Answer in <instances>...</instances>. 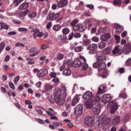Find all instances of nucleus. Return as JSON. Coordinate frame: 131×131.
<instances>
[{
    "label": "nucleus",
    "instance_id": "obj_33",
    "mask_svg": "<svg viewBox=\"0 0 131 131\" xmlns=\"http://www.w3.org/2000/svg\"><path fill=\"white\" fill-rule=\"evenodd\" d=\"M83 50V47L82 46H78L75 48V52L76 53H79L82 52Z\"/></svg>",
    "mask_w": 131,
    "mask_h": 131
},
{
    "label": "nucleus",
    "instance_id": "obj_43",
    "mask_svg": "<svg viewBox=\"0 0 131 131\" xmlns=\"http://www.w3.org/2000/svg\"><path fill=\"white\" fill-rule=\"evenodd\" d=\"M24 0H14L13 4H15V6H19V4H20Z\"/></svg>",
    "mask_w": 131,
    "mask_h": 131
},
{
    "label": "nucleus",
    "instance_id": "obj_8",
    "mask_svg": "<svg viewBox=\"0 0 131 131\" xmlns=\"http://www.w3.org/2000/svg\"><path fill=\"white\" fill-rule=\"evenodd\" d=\"M97 49H98V45L97 44H91L87 48V50L90 51L89 53L90 54H94Z\"/></svg>",
    "mask_w": 131,
    "mask_h": 131
},
{
    "label": "nucleus",
    "instance_id": "obj_28",
    "mask_svg": "<svg viewBox=\"0 0 131 131\" xmlns=\"http://www.w3.org/2000/svg\"><path fill=\"white\" fill-rule=\"evenodd\" d=\"M112 53L113 55H116V54H119V53H120V48L119 46H116L114 49L113 50Z\"/></svg>",
    "mask_w": 131,
    "mask_h": 131
},
{
    "label": "nucleus",
    "instance_id": "obj_3",
    "mask_svg": "<svg viewBox=\"0 0 131 131\" xmlns=\"http://www.w3.org/2000/svg\"><path fill=\"white\" fill-rule=\"evenodd\" d=\"M62 96L59 97L54 98V101L57 105L59 106H62L65 102V99L67 97V94L66 93V88L62 87Z\"/></svg>",
    "mask_w": 131,
    "mask_h": 131
},
{
    "label": "nucleus",
    "instance_id": "obj_41",
    "mask_svg": "<svg viewBox=\"0 0 131 131\" xmlns=\"http://www.w3.org/2000/svg\"><path fill=\"white\" fill-rule=\"evenodd\" d=\"M40 53V51L39 50L36 51L33 54H30V57H35V56H37Z\"/></svg>",
    "mask_w": 131,
    "mask_h": 131
},
{
    "label": "nucleus",
    "instance_id": "obj_17",
    "mask_svg": "<svg viewBox=\"0 0 131 131\" xmlns=\"http://www.w3.org/2000/svg\"><path fill=\"white\" fill-rule=\"evenodd\" d=\"M111 37V35L110 33H106L104 35H102L100 36V39L102 41H107Z\"/></svg>",
    "mask_w": 131,
    "mask_h": 131
},
{
    "label": "nucleus",
    "instance_id": "obj_56",
    "mask_svg": "<svg viewBox=\"0 0 131 131\" xmlns=\"http://www.w3.org/2000/svg\"><path fill=\"white\" fill-rule=\"evenodd\" d=\"M127 34V32H126V31H123L121 34V37H122L123 38H124V37H125V36H126V35Z\"/></svg>",
    "mask_w": 131,
    "mask_h": 131
},
{
    "label": "nucleus",
    "instance_id": "obj_12",
    "mask_svg": "<svg viewBox=\"0 0 131 131\" xmlns=\"http://www.w3.org/2000/svg\"><path fill=\"white\" fill-rule=\"evenodd\" d=\"M111 100V95L110 94H104L102 97V102L103 104H107Z\"/></svg>",
    "mask_w": 131,
    "mask_h": 131
},
{
    "label": "nucleus",
    "instance_id": "obj_31",
    "mask_svg": "<svg viewBox=\"0 0 131 131\" xmlns=\"http://www.w3.org/2000/svg\"><path fill=\"white\" fill-rule=\"evenodd\" d=\"M26 48L27 51H28L30 54H32L33 53H34V52H35V49L34 48V47L30 48V46H26Z\"/></svg>",
    "mask_w": 131,
    "mask_h": 131
},
{
    "label": "nucleus",
    "instance_id": "obj_44",
    "mask_svg": "<svg viewBox=\"0 0 131 131\" xmlns=\"http://www.w3.org/2000/svg\"><path fill=\"white\" fill-rule=\"evenodd\" d=\"M82 69L83 70H85L89 67V65H88V63L86 62H83V64L82 63Z\"/></svg>",
    "mask_w": 131,
    "mask_h": 131
},
{
    "label": "nucleus",
    "instance_id": "obj_47",
    "mask_svg": "<svg viewBox=\"0 0 131 131\" xmlns=\"http://www.w3.org/2000/svg\"><path fill=\"white\" fill-rule=\"evenodd\" d=\"M81 36V35H80V33L76 32L74 33V38H79Z\"/></svg>",
    "mask_w": 131,
    "mask_h": 131
},
{
    "label": "nucleus",
    "instance_id": "obj_55",
    "mask_svg": "<svg viewBox=\"0 0 131 131\" xmlns=\"http://www.w3.org/2000/svg\"><path fill=\"white\" fill-rule=\"evenodd\" d=\"M48 48H49V46L48 45L43 44L41 46V50H46V49H48Z\"/></svg>",
    "mask_w": 131,
    "mask_h": 131
},
{
    "label": "nucleus",
    "instance_id": "obj_6",
    "mask_svg": "<svg viewBox=\"0 0 131 131\" xmlns=\"http://www.w3.org/2000/svg\"><path fill=\"white\" fill-rule=\"evenodd\" d=\"M59 16H60V13L52 12V13H50L47 15V20H50V21H54V20H56V19Z\"/></svg>",
    "mask_w": 131,
    "mask_h": 131
},
{
    "label": "nucleus",
    "instance_id": "obj_53",
    "mask_svg": "<svg viewBox=\"0 0 131 131\" xmlns=\"http://www.w3.org/2000/svg\"><path fill=\"white\" fill-rule=\"evenodd\" d=\"M18 31L21 32H24L25 31H27L28 29L26 28H19L18 29Z\"/></svg>",
    "mask_w": 131,
    "mask_h": 131
},
{
    "label": "nucleus",
    "instance_id": "obj_54",
    "mask_svg": "<svg viewBox=\"0 0 131 131\" xmlns=\"http://www.w3.org/2000/svg\"><path fill=\"white\" fill-rule=\"evenodd\" d=\"M73 36L74 37V34L73 32L70 33L68 36L69 40H71V39H72V38H73Z\"/></svg>",
    "mask_w": 131,
    "mask_h": 131
},
{
    "label": "nucleus",
    "instance_id": "obj_24",
    "mask_svg": "<svg viewBox=\"0 0 131 131\" xmlns=\"http://www.w3.org/2000/svg\"><path fill=\"white\" fill-rule=\"evenodd\" d=\"M62 75L64 76H70V75H71V70L70 69H65L62 72Z\"/></svg>",
    "mask_w": 131,
    "mask_h": 131
},
{
    "label": "nucleus",
    "instance_id": "obj_26",
    "mask_svg": "<svg viewBox=\"0 0 131 131\" xmlns=\"http://www.w3.org/2000/svg\"><path fill=\"white\" fill-rule=\"evenodd\" d=\"M28 8V3L25 2L21 4L18 7L19 10H25Z\"/></svg>",
    "mask_w": 131,
    "mask_h": 131
},
{
    "label": "nucleus",
    "instance_id": "obj_13",
    "mask_svg": "<svg viewBox=\"0 0 131 131\" xmlns=\"http://www.w3.org/2000/svg\"><path fill=\"white\" fill-rule=\"evenodd\" d=\"M73 29L74 31H79V32H82L84 30L83 29V26L82 24H77L73 26Z\"/></svg>",
    "mask_w": 131,
    "mask_h": 131
},
{
    "label": "nucleus",
    "instance_id": "obj_30",
    "mask_svg": "<svg viewBox=\"0 0 131 131\" xmlns=\"http://www.w3.org/2000/svg\"><path fill=\"white\" fill-rule=\"evenodd\" d=\"M37 13L34 11H32L30 12L28 15V17L30 18V19H33V18H35L36 17Z\"/></svg>",
    "mask_w": 131,
    "mask_h": 131
},
{
    "label": "nucleus",
    "instance_id": "obj_50",
    "mask_svg": "<svg viewBox=\"0 0 131 131\" xmlns=\"http://www.w3.org/2000/svg\"><path fill=\"white\" fill-rule=\"evenodd\" d=\"M59 81L60 79H59L58 77H56L53 78V79L52 80V82H55V83H58V82H59Z\"/></svg>",
    "mask_w": 131,
    "mask_h": 131
},
{
    "label": "nucleus",
    "instance_id": "obj_49",
    "mask_svg": "<svg viewBox=\"0 0 131 131\" xmlns=\"http://www.w3.org/2000/svg\"><path fill=\"white\" fill-rule=\"evenodd\" d=\"M49 76L50 77H52V78H54L57 76V73L54 72H52L49 74Z\"/></svg>",
    "mask_w": 131,
    "mask_h": 131
},
{
    "label": "nucleus",
    "instance_id": "obj_46",
    "mask_svg": "<svg viewBox=\"0 0 131 131\" xmlns=\"http://www.w3.org/2000/svg\"><path fill=\"white\" fill-rule=\"evenodd\" d=\"M43 111V108L42 107H41L40 108L36 110V112H37V113H38V114H39V115H42Z\"/></svg>",
    "mask_w": 131,
    "mask_h": 131
},
{
    "label": "nucleus",
    "instance_id": "obj_57",
    "mask_svg": "<svg viewBox=\"0 0 131 131\" xmlns=\"http://www.w3.org/2000/svg\"><path fill=\"white\" fill-rule=\"evenodd\" d=\"M79 61H80L81 62V61H83L84 63L86 62V59H85V58H84L83 56H80V58H79Z\"/></svg>",
    "mask_w": 131,
    "mask_h": 131
},
{
    "label": "nucleus",
    "instance_id": "obj_64",
    "mask_svg": "<svg viewBox=\"0 0 131 131\" xmlns=\"http://www.w3.org/2000/svg\"><path fill=\"white\" fill-rule=\"evenodd\" d=\"M86 7L87 8H89V9H90L91 10H93V9H94V5H93L92 4H88L86 5Z\"/></svg>",
    "mask_w": 131,
    "mask_h": 131
},
{
    "label": "nucleus",
    "instance_id": "obj_35",
    "mask_svg": "<svg viewBox=\"0 0 131 131\" xmlns=\"http://www.w3.org/2000/svg\"><path fill=\"white\" fill-rule=\"evenodd\" d=\"M92 101L96 105L98 102H100L101 101V98L100 97H95L93 99H92Z\"/></svg>",
    "mask_w": 131,
    "mask_h": 131
},
{
    "label": "nucleus",
    "instance_id": "obj_9",
    "mask_svg": "<svg viewBox=\"0 0 131 131\" xmlns=\"http://www.w3.org/2000/svg\"><path fill=\"white\" fill-rule=\"evenodd\" d=\"M83 109V107L82 106V104H80L76 106V107L75 110V113L76 115L79 116L82 114V110Z\"/></svg>",
    "mask_w": 131,
    "mask_h": 131
},
{
    "label": "nucleus",
    "instance_id": "obj_32",
    "mask_svg": "<svg viewBox=\"0 0 131 131\" xmlns=\"http://www.w3.org/2000/svg\"><path fill=\"white\" fill-rule=\"evenodd\" d=\"M111 52V50L109 47H106L103 50V54H105V55H109L110 53Z\"/></svg>",
    "mask_w": 131,
    "mask_h": 131
},
{
    "label": "nucleus",
    "instance_id": "obj_14",
    "mask_svg": "<svg viewBox=\"0 0 131 131\" xmlns=\"http://www.w3.org/2000/svg\"><path fill=\"white\" fill-rule=\"evenodd\" d=\"M131 46L129 44H126L123 48V53L125 55L130 53Z\"/></svg>",
    "mask_w": 131,
    "mask_h": 131
},
{
    "label": "nucleus",
    "instance_id": "obj_25",
    "mask_svg": "<svg viewBox=\"0 0 131 131\" xmlns=\"http://www.w3.org/2000/svg\"><path fill=\"white\" fill-rule=\"evenodd\" d=\"M92 41L90 39H86L83 40L82 43L83 47H88L89 45H91Z\"/></svg>",
    "mask_w": 131,
    "mask_h": 131
},
{
    "label": "nucleus",
    "instance_id": "obj_59",
    "mask_svg": "<svg viewBox=\"0 0 131 131\" xmlns=\"http://www.w3.org/2000/svg\"><path fill=\"white\" fill-rule=\"evenodd\" d=\"M129 119V116L128 115H126L125 116L124 119H123V121H125V122H126V121H128Z\"/></svg>",
    "mask_w": 131,
    "mask_h": 131
},
{
    "label": "nucleus",
    "instance_id": "obj_10",
    "mask_svg": "<svg viewBox=\"0 0 131 131\" xmlns=\"http://www.w3.org/2000/svg\"><path fill=\"white\" fill-rule=\"evenodd\" d=\"M94 98L93 94L92 92L88 91L86 92L83 95V98L84 100H87L88 101H92V99Z\"/></svg>",
    "mask_w": 131,
    "mask_h": 131
},
{
    "label": "nucleus",
    "instance_id": "obj_23",
    "mask_svg": "<svg viewBox=\"0 0 131 131\" xmlns=\"http://www.w3.org/2000/svg\"><path fill=\"white\" fill-rule=\"evenodd\" d=\"M82 65V63L79 60H76L74 61L72 63V66L74 67H80Z\"/></svg>",
    "mask_w": 131,
    "mask_h": 131
},
{
    "label": "nucleus",
    "instance_id": "obj_63",
    "mask_svg": "<svg viewBox=\"0 0 131 131\" xmlns=\"http://www.w3.org/2000/svg\"><path fill=\"white\" fill-rule=\"evenodd\" d=\"M46 27L47 29H50L51 27H52V22L50 21L48 23V24L46 26Z\"/></svg>",
    "mask_w": 131,
    "mask_h": 131
},
{
    "label": "nucleus",
    "instance_id": "obj_18",
    "mask_svg": "<svg viewBox=\"0 0 131 131\" xmlns=\"http://www.w3.org/2000/svg\"><path fill=\"white\" fill-rule=\"evenodd\" d=\"M120 122V117L117 116L115 117L112 121L111 124L112 125H117Z\"/></svg>",
    "mask_w": 131,
    "mask_h": 131
},
{
    "label": "nucleus",
    "instance_id": "obj_58",
    "mask_svg": "<svg viewBox=\"0 0 131 131\" xmlns=\"http://www.w3.org/2000/svg\"><path fill=\"white\" fill-rule=\"evenodd\" d=\"M126 65L127 66H131V58H129L126 61Z\"/></svg>",
    "mask_w": 131,
    "mask_h": 131
},
{
    "label": "nucleus",
    "instance_id": "obj_2",
    "mask_svg": "<svg viewBox=\"0 0 131 131\" xmlns=\"http://www.w3.org/2000/svg\"><path fill=\"white\" fill-rule=\"evenodd\" d=\"M97 62L93 64L94 68H98V70H105L107 66L105 63L106 61V57L105 56H98L96 58Z\"/></svg>",
    "mask_w": 131,
    "mask_h": 131
},
{
    "label": "nucleus",
    "instance_id": "obj_34",
    "mask_svg": "<svg viewBox=\"0 0 131 131\" xmlns=\"http://www.w3.org/2000/svg\"><path fill=\"white\" fill-rule=\"evenodd\" d=\"M122 3V0H114L113 1V4L114 6H119L121 5Z\"/></svg>",
    "mask_w": 131,
    "mask_h": 131
},
{
    "label": "nucleus",
    "instance_id": "obj_42",
    "mask_svg": "<svg viewBox=\"0 0 131 131\" xmlns=\"http://www.w3.org/2000/svg\"><path fill=\"white\" fill-rule=\"evenodd\" d=\"M19 80H20V77H19V76H15L13 79L15 84H17V82H18Z\"/></svg>",
    "mask_w": 131,
    "mask_h": 131
},
{
    "label": "nucleus",
    "instance_id": "obj_60",
    "mask_svg": "<svg viewBox=\"0 0 131 131\" xmlns=\"http://www.w3.org/2000/svg\"><path fill=\"white\" fill-rule=\"evenodd\" d=\"M9 86L12 89V90H15V85L12 82H9Z\"/></svg>",
    "mask_w": 131,
    "mask_h": 131
},
{
    "label": "nucleus",
    "instance_id": "obj_21",
    "mask_svg": "<svg viewBox=\"0 0 131 131\" xmlns=\"http://www.w3.org/2000/svg\"><path fill=\"white\" fill-rule=\"evenodd\" d=\"M94 105L95 104L93 102V100H88L87 102H85V107L88 109H92Z\"/></svg>",
    "mask_w": 131,
    "mask_h": 131
},
{
    "label": "nucleus",
    "instance_id": "obj_51",
    "mask_svg": "<svg viewBox=\"0 0 131 131\" xmlns=\"http://www.w3.org/2000/svg\"><path fill=\"white\" fill-rule=\"evenodd\" d=\"M92 41H94V42H99V37L97 36H94L92 38Z\"/></svg>",
    "mask_w": 131,
    "mask_h": 131
},
{
    "label": "nucleus",
    "instance_id": "obj_62",
    "mask_svg": "<svg viewBox=\"0 0 131 131\" xmlns=\"http://www.w3.org/2000/svg\"><path fill=\"white\" fill-rule=\"evenodd\" d=\"M28 13H29V10H26L25 11H23L21 13V14H22L23 16H26V15H27V14H28Z\"/></svg>",
    "mask_w": 131,
    "mask_h": 131
},
{
    "label": "nucleus",
    "instance_id": "obj_7",
    "mask_svg": "<svg viewBox=\"0 0 131 131\" xmlns=\"http://www.w3.org/2000/svg\"><path fill=\"white\" fill-rule=\"evenodd\" d=\"M94 123V120L91 116H87L85 118L84 124L86 126H92Z\"/></svg>",
    "mask_w": 131,
    "mask_h": 131
},
{
    "label": "nucleus",
    "instance_id": "obj_22",
    "mask_svg": "<svg viewBox=\"0 0 131 131\" xmlns=\"http://www.w3.org/2000/svg\"><path fill=\"white\" fill-rule=\"evenodd\" d=\"M100 106L96 105L95 104L93 105L92 107V111L93 112H94V114H98L100 113Z\"/></svg>",
    "mask_w": 131,
    "mask_h": 131
},
{
    "label": "nucleus",
    "instance_id": "obj_1",
    "mask_svg": "<svg viewBox=\"0 0 131 131\" xmlns=\"http://www.w3.org/2000/svg\"><path fill=\"white\" fill-rule=\"evenodd\" d=\"M111 123V118L106 117V115L103 114L99 117L97 129L99 131L106 130L109 128Z\"/></svg>",
    "mask_w": 131,
    "mask_h": 131
},
{
    "label": "nucleus",
    "instance_id": "obj_36",
    "mask_svg": "<svg viewBox=\"0 0 131 131\" xmlns=\"http://www.w3.org/2000/svg\"><path fill=\"white\" fill-rule=\"evenodd\" d=\"M53 29L54 31H59L61 29V25H55L53 26Z\"/></svg>",
    "mask_w": 131,
    "mask_h": 131
},
{
    "label": "nucleus",
    "instance_id": "obj_27",
    "mask_svg": "<svg viewBox=\"0 0 131 131\" xmlns=\"http://www.w3.org/2000/svg\"><path fill=\"white\" fill-rule=\"evenodd\" d=\"M31 32H33V36L34 37V38H36V37H37V34L39 33V29H33Z\"/></svg>",
    "mask_w": 131,
    "mask_h": 131
},
{
    "label": "nucleus",
    "instance_id": "obj_4",
    "mask_svg": "<svg viewBox=\"0 0 131 131\" xmlns=\"http://www.w3.org/2000/svg\"><path fill=\"white\" fill-rule=\"evenodd\" d=\"M63 88H66V94H67V88H66V86L62 85L61 88V89L58 88H55L54 89V90L53 91V97H54V98L63 97V90H62Z\"/></svg>",
    "mask_w": 131,
    "mask_h": 131
},
{
    "label": "nucleus",
    "instance_id": "obj_29",
    "mask_svg": "<svg viewBox=\"0 0 131 131\" xmlns=\"http://www.w3.org/2000/svg\"><path fill=\"white\" fill-rule=\"evenodd\" d=\"M106 46H107V43L104 41H101L98 43V48L102 50L104 48H106Z\"/></svg>",
    "mask_w": 131,
    "mask_h": 131
},
{
    "label": "nucleus",
    "instance_id": "obj_15",
    "mask_svg": "<svg viewBox=\"0 0 131 131\" xmlns=\"http://www.w3.org/2000/svg\"><path fill=\"white\" fill-rule=\"evenodd\" d=\"M114 27L116 30V33L117 34H120L124 29L123 27L117 24H115Z\"/></svg>",
    "mask_w": 131,
    "mask_h": 131
},
{
    "label": "nucleus",
    "instance_id": "obj_5",
    "mask_svg": "<svg viewBox=\"0 0 131 131\" xmlns=\"http://www.w3.org/2000/svg\"><path fill=\"white\" fill-rule=\"evenodd\" d=\"M111 114H113L114 113H115L116 111L118 110V108H119V106L118 105V104L116 102V100L114 99L113 100L111 103Z\"/></svg>",
    "mask_w": 131,
    "mask_h": 131
},
{
    "label": "nucleus",
    "instance_id": "obj_40",
    "mask_svg": "<svg viewBox=\"0 0 131 131\" xmlns=\"http://www.w3.org/2000/svg\"><path fill=\"white\" fill-rule=\"evenodd\" d=\"M114 37L115 40H116V43L120 42V36L117 35H115Z\"/></svg>",
    "mask_w": 131,
    "mask_h": 131
},
{
    "label": "nucleus",
    "instance_id": "obj_52",
    "mask_svg": "<svg viewBox=\"0 0 131 131\" xmlns=\"http://www.w3.org/2000/svg\"><path fill=\"white\" fill-rule=\"evenodd\" d=\"M119 97L120 98H122V99H126V93H121L119 94Z\"/></svg>",
    "mask_w": 131,
    "mask_h": 131
},
{
    "label": "nucleus",
    "instance_id": "obj_38",
    "mask_svg": "<svg viewBox=\"0 0 131 131\" xmlns=\"http://www.w3.org/2000/svg\"><path fill=\"white\" fill-rule=\"evenodd\" d=\"M101 88H102V85H100L98 89V91L97 92L98 95H102V94H104V93H105V91H104V90L102 89Z\"/></svg>",
    "mask_w": 131,
    "mask_h": 131
},
{
    "label": "nucleus",
    "instance_id": "obj_45",
    "mask_svg": "<svg viewBox=\"0 0 131 131\" xmlns=\"http://www.w3.org/2000/svg\"><path fill=\"white\" fill-rule=\"evenodd\" d=\"M48 9H44L41 12L42 17H46V16H47V14H48Z\"/></svg>",
    "mask_w": 131,
    "mask_h": 131
},
{
    "label": "nucleus",
    "instance_id": "obj_20",
    "mask_svg": "<svg viewBox=\"0 0 131 131\" xmlns=\"http://www.w3.org/2000/svg\"><path fill=\"white\" fill-rule=\"evenodd\" d=\"M81 95H76L72 100V106H75L77 103H78L79 100L80 99Z\"/></svg>",
    "mask_w": 131,
    "mask_h": 131
},
{
    "label": "nucleus",
    "instance_id": "obj_11",
    "mask_svg": "<svg viewBox=\"0 0 131 131\" xmlns=\"http://www.w3.org/2000/svg\"><path fill=\"white\" fill-rule=\"evenodd\" d=\"M47 74H48V70L46 69H43L39 70L36 74V76L38 78H39L40 77H43Z\"/></svg>",
    "mask_w": 131,
    "mask_h": 131
},
{
    "label": "nucleus",
    "instance_id": "obj_48",
    "mask_svg": "<svg viewBox=\"0 0 131 131\" xmlns=\"http://www.w3.org/2000/svg\"><path fill=\"white\" fill-rule=\"evenodd\" d=\"M77 23H78V19H74V20H73L71 22V24L72 26L73 27V26H75V25L77 24Z\"/></svg>",
    "mask_w": 131,
    "mask_h": 131
},
{
    "label": "nucleus",
    "instance_id": "obj_61",
    "mask_svg": "<svg viewBox=\"0 0 131 131\" xmlns=\"http://www.w3.org/2000/svg\"><path fill=\"white\" fill-rule=\"evenodd\" d=\"M35 86H36V88H37L38 89H39V88H40V86H41V82H40V81L37 82L35 84Z\"/></svg>",
    "mask_w": 131,
    "mask_h": 131
},
{
    "label": "nucleus",
    "instance_id": "obj_19",
    "mask_svg": "<svg viewBox=\"0 0 131 131\" xmlns=\"http://www.w3.org/2000/svg\"><path fill=\"white\" fill-rule=\"evenodd\" d=\"M44 88L45 90L42 91V93H46V92H49V91L50 90H53L54 86H53L52 84L47 83L45 84Z\"/></svg>",
    "mask_w": 131,
    "mask_h": 131
},
{
    "label": "nucleus",
    "instance_id": "obj_39",
    "mask_svg": "<svg viewBox=\"0 0 131 131\" xmlns=\"http://www.w3.org/2000/svg\"><path fill=\"white\" fill-rule=\"evenodd\" d=\"M70 31L69 30V29L68 28H65L62 29V33L64 35L68 34Z\"/></svg>",
    "mask_w": 131,
    "mask_h": 131
},
{
    "label": "nucleus",
    "instance_id": "obj_37",
    "mask_svg": "<svg viewBox=\"0 0 131 131\" xmlns=\"http://www.w3.org/2000/svg\"><path fill=\"white\" fill-rule=\"evenodd\" d=\"M64 58V55L62 53H58L56 55V59L57 60H62Z\"/></svg>",
    "mask_w": 131,
    "mask_h": 131
},
{
    "label": "nucleus",
    "instance_id": "obj_16",
    "mask_svg": "<svg viewBox=\"0 0 131 131\" xmlns=\"http://www.w3.org/2000/svg\"><path fill=\"white\" fill-rule=\"evenodd\" d=\"M68 5V1L61 0L57 3L58 8H64Z\"/></svg>",
    "mask_w": 131,
    "mask_h": 131
}]
</instances>
